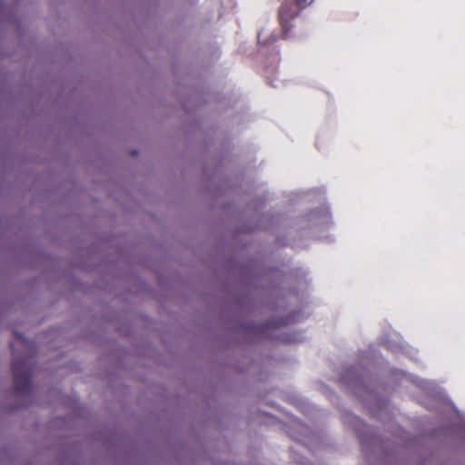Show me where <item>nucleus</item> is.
Masks as SVG:
<instances>
[{
  "instance_id": "1",
  "label": "nucleus",
  "mask_w": 465,
  "mask_h": 465,
  "mask_svg": "<svg viewBox=\"0 0 465 465\" xmlns=\"http://www.w3.org/2000/svg\"><path fill=\"white\" fill-rule=\"evenodd\" d=\"M330 219H331L330 213L327 209H325L320 213H317L315 214V221L318 225H324V224L329 223Z\"/></svg>"
},
{
  "instance_id": "2",
  "label": "nucleus",
  "mask_w": 465,
  "mask_h": 465,
  "mask_svg": "<svg viewBox=\"0 0 465 465\" xmlns=\"http://www.w3.org/2000/svg\"><path fill=\"white\" fill-rule=\"evenodd\" d=\"M297 5L300 6H306L307 5L311 4L312 0H296Z\"/></svg>"
}]
</instances>
